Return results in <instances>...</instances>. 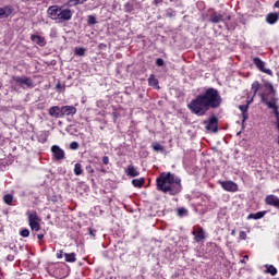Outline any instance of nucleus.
<instances>
[{
  "mask_svg": "<svg viewBox=\"0 0 279 279\" xmlns=\"http://www.w3.org/2000/svg\"><path fill=\"white\" fill-rule=\"evenodd\" d=\"M217 123H219L217 117H211L207 121H205V129L207 130V132L217 133Z\"/></svg>",
  "mask_w": 279,
  "mask_h": 279,
  "instance_id": "6",
  "label": "nucleus"
},
{
  "mask_svg": "<svg viewBox=\"0 0 279 279\" xmlns=\"http://www.w3.org/2000/svg\"><path fill=\"white\" fill-rule=\"evenodd\" d=\"M12 80L20 86H27V88H32V86H34V81L27 76H13Z\"/></svg>",
  "mask_w": 279,
  "mask_h": 279,
  "instance_id": "5",
  "label": "nucleus"
},
{
  "mask_svg": "<svg viewBox=\"0 0 279 279\" xmlns=\"http://www.w3.org/2000/svg\"><path fill=\"white\" fill-rule=\"evenodd\" d=\"M78 147H80V144L77 142H72L70 144V148H72V149H78Z\"/></svg>",
  "mask_w": 279,
  "mask_h": 279,
  "instance_id": "34",
  "label": "nucleus"
},
{
  "mask_svg": "<svg viewBox=\"0 0 279 279\" xmlns=\"http://www.w3.org/2000/svg\"><path fill=\"white\" fill-rule=\"evenodd\" d=\"M193 236L196 243H199V241H204V239H206V233L204 232V229L196 228L193 231Z\"/></svg>",
  "mask_w": 279,
  "mask_h": 279,
  "instance_id": "11",
  "label": "nucleus"
},
{
  "mask_svg": "<svg viewBox=\"0 0 279 279\" xmlns=\"http://www.w3.org/2000/svg\"><path fill=\"white\" fill-rule=\"evenodd\" d=\"M231 234H232V235H234V234H235V231H234V230H232Z\"/></svg>",
  "mask_w": 279,
  "mask_h": 279,
  "instance_id": "46",
  "label": "nucleus"
},
{
  "mask_svg": "<svg viewBox=\"0 0 279 279\" xmlns=\"http://www.w3.org/2000/svg\"><path fill=\"white\" fill-rule=\"evenodd\" d=\"M260 89V84L258 82H254L252 84L253 97H256V93Z\"/></svg>",
  "mask_w": 279,
  "mask_h": 279,
  "instance_id": "25",
  "label": "nucleus"
},
{
  "mask_svg": "<svg viewBox=\"0 0 279 279\" xmlns=\"http://www.w3.org/2000/svg\"><path fill=\"white\" fill-rule=\"evenodd\" d=\"M60 112H62V109H60V107L58 106H54L49 109L50 117H54V119L60 118Z\"/></svg>",
  "mask_w": 279,
  "mask_h": 279,
  "instance_id": "19",
  "label": "nucleus"
},
{
  "mask_svg": "<svg viewBox=\"0 0 279 279\" xmlns=\"http://www.w3.org/2000/svg\"><path fill=\"white\" fill-rule=\"evenodd\" d=\"M59 13H60V8H58L57 5L50 7L48 9V14L50 19H52L53 21H58Z\"/></svg>",
  "mask_w": 279,
  "mask_h": 279,
  "instance_id": "12",
  "label": "nucleus"
},
{
  "mask_svg": "<svg viewBox=\"0 0 279 279\" xmlns=\"http://www.w3.org/2000/svg\"><path fill=\"white\" fill-rule=\"evenodd\" d=\"M74 173L75 175H82L83 170H82V165L81 163H76L74 167Z\"/></svg>",
  "mask_w": 279,
  "mask_h": 279,
  "instance_id": "27",
  "label": "nucleus"
},
{
  "mask_svg": "<svg viewBox=\"0 0 279 279\" xmlns=\"http://www.w3.org/2000/svg\"><path fill=\"white\" fill-rule=\"evenodd\" d=\"M267 23H269L270 25H274V23L278 22V15L277 13H269L266 17Z\"/></svg>",
  "mask_w": 279,
  "mask_h": 279,
  "instance_id": "20",
  "label": "nucleus"
},
{
  "mask_svg": "<svg viewBox=\"0 0 279 279\" xmlns=\"http://www.w3.org/2000/svg\"><path fill=\"white\" fill-rule=\"evenodd\" d=\"M87 23H88L89 25H95V23H97V20H96L95 16L89 15L88 19H87Z\"/></svg>",
  "mask_w": 279,
  "mask_h": 279,
  "instance_id": "30",
  "label": "nucleus"
},
{
  "mask_svg": "<svg viewBox=\"0 0 279 279\" xmlns=\"http://www.w3.org/2000/svg\"><path fill=\"white\" fill-rule=\"evenodd\" d=\"M125 173L126 175H129V178H138V175H141V173L138 172V170H136V167L134 166H128Z\"/></svg>",
  "mask_w": 279,
  "mask_h": 279,
  "instance_id": "13",
  "label": "nucleus"
},
{
  "mask_svg": "<svg viewBox=\"0 0 279 279\" xmlns=\"http://www.w3.org/2000/svg\"><path fill=\"white\" fill-rule=\"evenodd\" d=\"M180 182L181 180L175 179V177H173V174H171L170 172H163L160 174V178L157 179V189L158 191H162V193H169V191H171V185L175 183L180 187Z\"/></svg>",
  "mask_w": 279,
  "mask_h": 279,
  "instance_id": "2",
  "label": "nucleus"
},
{
  "mask_svg": "<svg viewBox=\"0 0 279 279\" xmlns=\"http://www.w3.org/2000/svg\"><path fill=\"white\" fill-rule=\"evenodd\" d=\"M21 236H23L24 239H27V236H29V230L23 229L21 231Z\"/></svg>",
  "mask_w": 279,
  "mask_h": 279,
  "instance_id": "32",
  "label": "nucleus"
},
{
  "mask_svg": "<svg viewBox=\"0 0 279 279\" xmlns=\"http://www.w3.org/2000/svg\"><path fill=\"white\" fill-rule=\"evenodd\" d=\"M154 151H160L161 154L165 151V147L158 143H153Z\"/></svg>",
  "mask_w": 279,
  "mask_h": 279,
  "instance_id": "26",
  "label": "nucleus"
},
{
  "mask_svg": "<svg viewBox=\"0 0 279 279\" xmlns=\"http://www.w3.org/2000/svg\"><path fill=\"white\" fill-rule=\"evenodd\" d=\"M148 84L149 86H154V88H160V86H158V80H156L154 75H150V77L148 78Z\"/></svg>",
  "mask_w": 279,
  "mask_h": 279,
  "instance_id": "22",
  "label": "nucleus"
},
{
  "mask_svg": "<svg viewBox=\"0 0 279 279\" xmlns=\"http://www.w3.org/2000/svg\"><path fill=\"white\" fill-rule=\"evenodd\" d=\"M240 239H242V241H245V239H247V234L244 231L240 232Z\"/></svg>",
  "mask_w": 279,
  "mask_h": 279,
  "instance_id": "37",
  "label": "nucleus"
},
{
  "mask_svg": "<svg viewBox=\"0 0 279 279\" xmlns=\"http://www.w3.org/2000/svg\"><path fill=\"white\" fill-rule=\"evenodd\" d=\"M220 184L225 191H229L231 193H234L235 191L239 190V186L236 185V183L232 181L220 182Z\"/></svg>",
  "mask_w": 279,
  "mask_h": 279,
  "instance_id": "9",
  "label": "nucleus"
},
{
  "mask_svg": "<svg viewBox=\"0 0 279 279\" xmlns=\"http://www.w3.org/2000/svg\"><path fill=\"white\" fill-rule=\"evenodd\" d=\"M62 251H60L58 254H57V258H62Z\"/></svg>",
  "mask_w": 279,
  "mask_h": 279,
  "instance_id": "41",
  "label": "nucleus"
},
{
  "mask_svg": "<svg viewBox=\"0 0 279 279\" xmlns=\"http://www.w3.org/2000/svg\"><path fill=\"white\" fill-rule=\"evenodd\" d=\"M31 40L35 43V45H39V47H45V39L38 35H32Z\"/></svg>",
  "mask_w": 279,
  "mask_h": 279,
  "instance_id": "18",
  "label": "nucleus"
},
{
  "mask_svg": "<svg viewBox=\"0 0 279 279\" xmlns=\"http://www.w3.org/2000/svg\"><path fill=\"white\" fill-rule=\"evenodd\" d=\"M133 186H136L137 189H141L143 184H145V179H134L132 180Z\"/></svg>",
  "mask_w": 279,
  "mask_h": 279,
  "instance_id": "23",
  "label": "nucleus"
},
{
  "mask_svg": "<svg viewBox=\"0 0 279 279\" xmlns=\"http://www.w3.org/2000/svg\"><path fill=\"white\" fill-rule=\"evenodd\" d=\"M262 217H263V213H257V214H255V216L253 218L262 219Z\"/></svg>",
  "mask_w": 279,
  "mask_h": 279,
  "instance_id": "39",
  "label": "nucleus"
},
{
  "mask_svg": "<svg viewBox=\"0 0 279 279\" xmlns=\"http://www.w3.org/2000/svg\"><path fill=\"white\" fill-rule=\"evenodd\" d=\"M51 151L56 160H64V150L60 146L54 145L51 147Z\"/></svg>",
  "mask_w": 279,
  "mask_h": 279,
  "instance_id": "8",
  "label": "nucleus"
},
{
  "mask_svg": "<svg viewBox=\"0 0 279 279\" xmlns=\"http://www.w3.org/2000/svg\"><path fill=\"white\" fill-rule=\"evenodd\" d=\"M265 86L269 90V93H271V95H276V92L274 90V85L272 84L267 83Z\"/></svg>",
  "mask_w": 279,
  "mask_h": 279,
  "instance_id": "31",
  "label": "nucleus"
},
{
  "mask_svg": "<svg viewBox=\"0 0 279 279\" xmlns=\"http://www.w3.org/2000/svg\"><path fill=\"white\" fill-rule=\"evenodd\" d=\"M102 162L104 165H108L110 162V159L108 158V156L102 157Z\"/></svg>",
  "mask_w": 279,
  "mask_h": 279,
  "instance_id": "38",
  "label": "nucleus"
},
{
  "mask_svg": "<svg viewBox=\"0 0 279 279\" xmlns=\"http://www.w3.org/2000/svg\"><path fill=\"white\" fill-rule=\"evenodd\" d=\"M221 105V97L217 89L209 88L206 90L204 95H198L196 99L192 100L187 108L194 113L198 114V117H204L208 109L210 108H219Z\"/></svg>",
  "mask_w": 279,
  "mask_h": 279,
  "instance_id": "1",
  "label": "nucleus"
},
{
  "mask_svg": "<svg viewBox=\"0 0 279 279\" xmlns=\"http://www.w3.org/2000/svg\"><path fill=\"white\" fill-rule=\"evenodd\" d=\"M265 202H266V204H268V206H275V207L279 206V198L274 195H268L266 197Z\"/></svg>",
  "mask_w": 279,
  "mask_h": 279,
  "instance_id": "16",
  "label": "nucleus"
},
{
  "mask_svg": "<svg viewBox=\"0 0 279 279\" xmlns=\"http://www.w3.org/2000/svg\"><path fill=\"white\" fill-rule=\"evenodd\" d=\"M75 53H76V56H84L85 50H84V48H76Z\"/></svg>",
  "mask_w": 279,
  "mask_h": 279,
  "instance_id": "33",
  "label": "nucleus"
},
{
  "mask_svg": "<svg viewBox=\"0 0 279 279\" xmlns=\"http://www.w3.org/2000/svg\"><path fill=\"white\" fill-rule=\"evenodd\" d=\"M60 88H62V85L57 84V89H60Z\"/></svg>",
  "mask_w": 279,
  "mask_h": 279,
  "instance_id": "44",
  "label": "nucleus"
},
{
  "mask_svg": "<svg viewBox=\"0 0 279 279\" xmlns=\"http://www.w3.org/2000/svg\"><path fill=\"white\" fill-rule=\"evenodd\" d=\"M3 199H4V204H10L11 202L14 201V196L7 194L4 195Z\"/></svg>",
  "mask_w": 279,
  "mask_h": 279,
  "instance_id": "29",
  "label": "nucleus"
},
{
  "mask_svg": "<svg viewBox=\"0 0 279 279\" xmlns=\"http://www.w3.org/2000/svg\"><path fill=\"white\" fill-rule=\"evenodd\" d=\"M275 8H279V0L275 2Z\"/></svg>",
  "mask_w": 279,
  "mask_h": 279,
  "instance_id": "43",
  "label": "nucleus"
},
{
  "mask_svg": "<svg viewBox=\"0 0 279 279\" xmlns=\"http://www.w3.org/2000/svg\"><path fill=\"white\" fill-rule=\"evenodd\" d=\"M156 64H157V66H163V65H165V60H162V59H157V60H156Z\"/></svg>",
  "mask_w": 279,
  "mask_h": 279,
  "instance_id": "35",
  "label": "nucleus"
},
{
  "mask_svg": "<svg viewBox=\"0 0 279 279\" xmlns=\"http://www.w3.org/2000/svg\"><path fill=\"white\" fill-rule=\"evenodd\" d=\"M178 215H179V217H182V215H186V209H184V208L178 209Z\"/></svg>",
  "mask_w": 279,
  "mask_h": 279,
  "instance_id": "36",
  "label": "nucleus"
},
{
  "mask_svg": "<svg viewBox=\"0 0 279 279\" xmlns=\"http://www.w3.org/2000/svg\"><path fill=\"white\" fill-rule=\"evenodd\" d=\"M28 223L32 230L38 232L40 230V219L36 213L28 214Z\"/></svg>",
  "mask_w": 279,
  "mask_h": 279,
  "instance_id": "3",
  "label": "nucleus"
},
{
  "mask_svg": "<svg viewBox=\"0 0 279 279\" xmlns=\"http://www.w3.org/2000/svg\"><path fill=\"white\" fill-rule=\"evenodd\" d=\"M221 21H223V16H221V14L214 13L210 16V22L211 23H221Z\"/></svg>",
  "mask_w": 279,
  "mask_h": 279,
  "instance_id": "21",
  "label": "nucleus"
},
{
  "mask_svg": "<svg viewBox=\"0 0 279 279\" xmlns=\"http://www.w3.org/2000/svg\"><path fill=\"white\" fill-rule=\"evenodd\" d=\"M153 3L154 5H158V3H162V0H154Z\"/></svg>",
  "mask_w": 279,
  "mask_h": 279,
  "instance_id": "40",
  "label": "nucleus"
},
{
  "mask_svg": "<svg viewBox=\"0 0 279 279\" xmlns=\"http://www.w3.org/2000/svg\"><path fill=\"white\" fill-rule=\"evenodd\" d=\"M44 236H45L44 234H38V235H37V239L40 240V239H44Z\"/></svg>",
  "mask_w": 279,
  "mask_h": 279,
  "instance_id": "42",
  "label": "nucleus"
},
{
  "mask_svg": "<svg viewBox=\"0 0 279 279\" xmlns=\"http://www.w3.org/2000/svg\"><path fill=\"white\" fill-rule=\"evenodd\" d=\"M89 234H90L92 236L94 235L93 230H89Z\"/></svg>",
  "mask_w": 279,
  "mask_h": 279,
  "instance_id": "45",
  "label": "nucleus"
},
{
  "mask_svg": "<svg viewBox=\"0 0 279 279\" xmlns=\"http://www.w3.org/2000/svg\"><path fill=\"white\" fill-rule=\"evenodd\" d=\"M244 258H247V255H245Z\"/></svg>",
  "mask_w": 279,
  "mask_h": 279,
  "instance_id": "47",
  "label": "nucleus"
},
{
  "mask_svg": "<svg viewBox=\"0 0 279 279\" xmlns=\"http://www.w3.org/2000/svg\"><path fill=\"white\" fill-rule=\"evenodd\" d=\"M262 101L266 104L268 108L274 110L275 117L278 120L279 119V111H278V105H276V98H272L271 100H268L267 97L262 94Z\"/></svg>",
  "mask_w": 279,
  "mask_h": 279,
  "instance_id": "4",
  "label": "nucleus"
},
{
  "mask_svg": "<svg viewBox=\"0 0 279 279\" xmlns=\"http://www.w3.org/2000/svg\"><path fill=\"white\" fill-rule=\"evenodd\" d=\"M64 256L66 263H75V253H65Z\"/></svg>",
  "mask_w": 279,
  "mask_h": 279,
  "instance_id": "24",
  "label": "nucleus"
},
{
  "mask_svg": "<svg viewBox=\"0 0 279 279\" xmlns=\"http://www.w3.org/2000/svg\"><path fill=\"white\" fill-rule=\"evenodd\" d=\"M252 101H254V98H252L251 100L247 101V105H241L239 108L242 112V117H243V123H245V120L247 119V109L250 108V105L252 104Z\"/></svg>",
  "mask_w": 279,
  "mask_h": 279,
  "instance_id": "14",
  "label": "nucleus"
},
{
  "mask_svg": "<svg viewBox=\"0 0 279 279\" xmlns=\"http://www.w3.org/2000/svg\"><path fill=\"white\" fill-rule=\"evenodd\" d=\"M254 64L255 66H257V69H259V71H262L263 73H266L267 75H274V73L271 72V70L269 69H265V62H263V60L255 58L254 59Z\"/></svg>",
  "mask_w": 279,
  "mask_h": 279,
  "instance_id": "7",
  "label": "nucleus"
},
{
  "mask_svg": "<svg viewBox=\"0 0 279 279\" xmlns=\"http://www.w3.org/2000/svg\"><path fill=\"white\" fill-rule=\"evenodd\" d=\"M77 112V109L73 106H63L61 108V114H66L68 117L71 114H75Z\"/></svg>",
  "mask_w": 279,
  "mask_h": 279,
  "instance_id": "15",
  "label": "nucleus"
},
{
  "mask_svg": "<svg viewBox=\"0 0 279 279\" xmlns=\"http://www.w3.org/2000/svg\"><path fill=\"white\" fill-rule=\"evenodd\" d=\"M71 10L69 9H59V15L57 21H71Z\"/></svg>",
  "mask_w": 279,
  "mask_h": 279,
  "instance_id": "10",
  "label": "nucleus"
},
{
  "mask_svg": "<svg viewBox=\"0 0 279 279\" xmlns=\"http://www.w3.org/2000/svg\"><path fill=\"white\" fill-rule=\"evenodd\" d=\"M266 274H270L271 276H276L278 274V270L274 266H269L266 270Z\"/></svg>",
  "mask_w": 279,
  "mask_h": 279,
  "instance_id": "28",
  "label": "nucleus"
},
{
  "mask_svg": "<svg viewBox=\"0 0 279 279\" xmlns=\"http://www.w3.org/2000/svg\"><path fill=\"white\" fill-rule=\"evenodd\" d=\"M12 15V8L4 7L0 8V19H8V16Z\"/></svg>",
  "mask_w": 279,
  "mask_h": 279,
  "instance_id": "17",
  "label": "nucleus"
}]
</instances>
